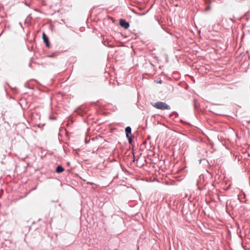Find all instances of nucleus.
Segmentation results:
<instances>
[{
	"mask_svg": "<svg viewBox=\"0 0 250 250\" xmlns=\"http://www.w3.org/2000/svg\"><path fill=\"white\" fill-rule=\"evenodd\" d=\"M153 107L161 110L170 109V106L167 103L163 102H158L154 104H152Z\"/></svg>",
	"mask_w": 250,
	"mask_h": 250,
	"instance_id": "f257e3e1",
	"label": "nucleus"
},
{
	"mask_svg": "<svg viewBox=\"0 0 250 250\" xmlns=\"http://www.w3.org/2000/svg\"><path fill=\"white\" fill-rule=\"evenodd\" d=\"M120 24L122 27L125 28V29H128L129 27V23L124 19L120 20Z\"/></svg>",
	"mask_w": 250,
	"mask_h": 250,
	"instance_id": "f03ea898",
	"label": "nucleus"
},
{
	"mask_svg": "<svg viewBox=\"0 0 250 250\" xmlns=\"http://www.w3.org/2000/svg\"><path fill=\"white\" fill-rule=\"evenodd\" d=\"M204 176L203 175L201 174L199 176V180L197 181V183H196V185L198 187V188L200 189V190H202L203 189V188H201L200 186H199V184H200L202 182V181H204Z\"/></svg>",
	"mask_w": 250,
	"mask_h": 250,
	"instance_id": "7ed1b4c3",
	"label": "nucleus"
},
{
	"mask_svg": "<svg viewBox=\"0 0 250 250\" xmlns=\"http://www.w3.org/2000/svg\"><path fill=\"white\" fill-rule=\"evenodd\" d=\"M42 39H43L44 42L45 43L46 46L48 48H50V44L49 42L48 38L44 33H43V34H42Z\"/></svg>",
	"mask_w": 250,
	"mask_h": 250,
	"instance_id": "20e7f679",
	"label": "nucleus"
},
{
	"mask_svg": "<svg viewBox=\"0 0 250 250\" xmlns=\"http://www.w3.org/2000/svg\"><path fill=\"white\" fill-rule=\"evenodd\" d=\"M126 138H129V136L131 135V128L130 126H127L125 129Z\"/></svg>",
	"mask_w": 250,
	"mask_h": 250,
	"instance_id": "39448f33",
	"label": "nucleus"
},
{
	"mask_svg": "<svg viewBox=\"0 0 250 250\" xmlns=\"http://www.w3.org/2000/svg\"><path fill=\"white\" fill-rule=\"evenodd\" d=\"M64 170V168L62 166H58L56 169V172L60 173Z\"/></svg>",
	"mask_w": 250,
	"mask_h": 250,
	"instance_id": "423d86ee",
	"label": "nucleus"
},
{
	"mask_svg": "<svg viewBox=\"0 0 250 250\" xmlns=\"http://www.w3.org/2000/svg\"><path fill=\"white\" fill-rule=\"evenodd\" d=\"M128 140V142L130 144H131L132 142V135L129 136V138H127Z\"/></svg>",
	"mask_w": 250,
	"mask_h": 250,
	"instance_id": "0eeeda50",
	"label": "nucleus"
},
{
	"mask_svg": "<svg viewBox=\"0 0 250 250\" xmlns=\"http://www.w3.org/2000/svg\"><path fill=\"white\" fill-rule=\"evenodd\" d=\"M58 55V53H54L53 54H52L51 55H50L49 56L50 57H53L54 56H55L56 55Z\"/></svg>",
	"mask_w": 250,
	"mask_h": 250,
	"instance_id": "6e6552de",
	"label": "nucleus"
}]
</instances>
